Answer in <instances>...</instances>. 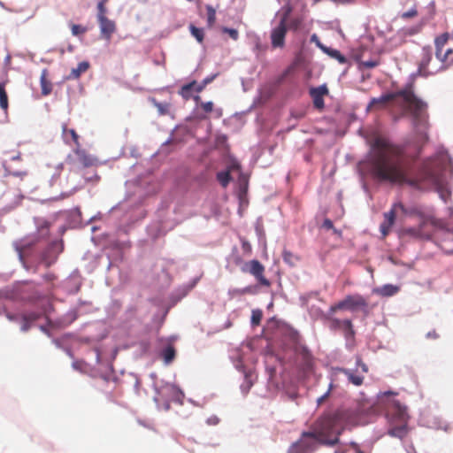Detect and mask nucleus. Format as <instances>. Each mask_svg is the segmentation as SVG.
Here are the masks:
<instances>
[{"label":"nucleus","mask_w":453,"mask_h":453,"mask_svg":"<svg viewBox=\"0 0 453 453\" xmlns=\"http://www.w3.org/2000/svg\"><path fill=\"white\" fill-rule=\"evenodd\" d=\"M418 156L409 158L401 147L378 137L372 143L368 169L372 177L380 181L407 183L419 189L440 188L443 183L442 171L449 160V155L438 152L434 157L426 159L418 171H414Z\"/></svg>","instance_id":"1"},{"label":"nucleus","mask_w":453,"mask_h":453,"mask_svg":"<svg viewBox=\"0 0 453 453\" xmlns=\"http://www.w3.org/2000/svg\"><path fill=\"white\" fill-rule=\"evenodd\" d=\"M389 103L399 104L403 110V114L411 116L414 133L421 143L418 150L419 154L423 145L429 141L428 131L431 125L427 104L418 98L410 88H406L395 93L382 95L378 98H372L367 109H383Z\"/></svg>","instance_id":"2"},{"label":"nucleus","mask_w":453,"mask_h":453,"mask_svg":"<svg viewBox=\"0 0 453 453\" xmlns=\"http://www.w3.org/2000/svg\"><path fill=\"white\" fill-rule=\"evenodd\" d=\"M348 415L344 410L338 409L321 415L311 426L312 434L319 444L334 446L344 430Z\"/></svg>","instance_id":"3"},{"label":"nucleus","mask_w":453,"mask_h":453,"mask_svg":"<svg viewBox=\"0 0 453 453\" xmlns=\"http://www.w3.org/2000/svg\"><path fill=\"white\" fill-rule=\"evenodd\" d=\"M387 417L390 425L388 434L400 439L403 438L407 434L409 420L407 407L402 405L399 401L394 400L388 407Z\"/></svg>","instance_id":"4"},{"label":"nucleus","mask_w":453,"mask_h":453,"mask_svg":"<svg viewBox=\"0 0 453 453\" xmlns=\"http://www.w3.org/2000/svg\"><path fill=\"white\" fill-rule=\"evenodd\" d=\"M437 222L432 218L424 214L417 216V226L403 227L399 234L402 238H410V240H427L436 228Z\"/></svg>","instance_id":"5"},{"label":"nucleus","mask_w":453,"mask_h":453,"mask_svg":"<svg viewBox=\"0 0 453 453\" xmlns=\"http://www.w3.org/2000/svg\"><path fill=\"white\" fill-rule=\"evenodd\" d=\"M49 229L50 223L48 221H43L38 226V233L40 236L37 234H32L13 242L12 245L21 261L24 260L25 255L39 242L40 238H44L49 235Z\"/></svg>","instance_id":"6"},{"label":"nucleus","mask_w":453,"mask_h":453,"mask_svg":"<svg viewBox=\"0 0 453 453\" xmlns=\"http://www.w3.org/2000/svg\"><path fill=\"white\" fill-rule=\"evenodd\" d=\"M368 307L367 300L361 295H348L344 299L341 300L337 303L330 306V312L335 313L340 310H347L349 311H355L357 310L366 311Z\"/></svg>","instance_id":"7"},{"label":"nucleus","mask_w":453,"mask_h":453,"mask_svg":"<svg viewBox=\"0 0 453 453\" xmlns=\"http://www.w3.org/2000/svg\"><path fill=\"white\" fill-rule=\"evenodd\" d=\"M316 436L312 431L303 432L300 439L292 444L289 453H312L316 449Z\"/></svg>","instance_id":"8"},{"label":"nucleus","mask_w":453,"mask_h":453,"mask_svg":"<svg viewBox=\"0 0 453 453\" xmlns=\"http://www.w3.org/2000/svg\"><path fill=\"white\" fill-rule=\"evenodd\" d=\"M334 313L330 312V308L326 314V319L329 322V328L333 331H342L347 339L353 338L355 330L350 319H339L334 317Z\"/></svg>","instance_id":"9"},{"label":"nucleus","mask_w":453,"mask_h":453,"mask_svg":"<svg viewBox=\"0 0 453 453\" xmlns=\"http://www.w3.org/2000/svg\"><path fill=\"white\" fill-rule=\"evenodd\" d=\"M290 12L291 8H288L286 13L282 16L279 25L271 32V42L273 48H283L285 45V37L288 32L287 20Z\"/></svg>","instance_id":"10"},{"label":"nucleus","mask_w":453,"mask_h":453,"mask_svg":"<svg viewBox=\"0 0 453 453\" xmlns=\"http://www.w3.org/2000/svg\"><path fill=\"white\" fill-rule=\"evenodd\" d=\"M241 270L242 273L253 275L261 286H271L270 280L266 279L264 275L265 266L258 260L252 259L250 261L246 262L242 265Z\"/></svg>","instance_id":"11"},{"label":"nucleus","mask_w":453,"mask_h":453,"mask_svg":"<svg viewBox=\"0 0 453 453\" xmlns=\"http://www.w3.org/2000/svg\"><path fill=\"white\" fill-rule=\"evenodd\" d=\"M398 210L404 211L401 203H394L390 211L384 213V220L380 226V233L384 237L389 234L391 227L394 226Z\"/></svg>","instance_id":"12"},{"label":"nucleus","mask_w":453,"mask_h":453,"mask_svg":"<svg viewBox=\"0 0 453 453\" xmlns=\"http://www.w3.org/2000/svg\"><path fill=\"white\" fill-rule=\"evenodd\" d=\"M97 22L100 28L101 37L105 41L110 42L112 37V35L117 30L115 21L106 17L97 19Z\"/></svg>","instance_id":"13"},{"label":"nucleus","mask_w":453,"mask_h":453,"mask_svg":"<svg viewBox=\"0 0 453 453\" xmlns=\"http://www.w3.org/2000/svg\"><path fill=\"white\" fill-rule=\"evenodd\" d=\"M61 172H62V169L61 168H58V169H55L54 173L51 174V178L50 180V185L51 187H54V186H59L61 188H60V192H59V195L55 196L54 199H63V198H65V197H68L70 196L71 195H73L74 192H75V188H72L70 190H65L64 188V187L62 186V181H61V179H60V175H61Z\"/></svg>","instance_id":"14"},{"label":"nucleus","mask_w":453,"mask_h":453,"mask_svg":"<svg viewBox=\"0 0 453 453\" xmlns=\"http://www.w3.org/2000/svg\"><path fill=\"white\" fill-rule=\"evenodd\" d=\"M328 93V89L326 85L319 86L318 88H312L310 90L311 96L313 100L314 107L322 110L325 106L324 96Z\"/></svg>","instance_id":"15"},{"label":"nucleus","mask_w":453,"mask_h":453,"mask_svg":"<svg viewBox=\"0 0 453 453\" xmlns=\"http://www.w3.org/2000/svg\"><path fill=\"white\" fill-rule=\"evenodd\" d=\"M73 153L77 157L79 163L83 167H89L96 164V158L89 155L85 150L79 145L73 149Z\"/></svg>","instance_id":"16"},{"label":"nucleus","mask_w":453,"mask_h":453,"mask_svg":"<svg viewBox=\"0 0 453 453\" xmlns=\"http://www.w3.org/2000/svg\"><path fill=\"white\" fill-rule=\"evenodd\" d=\"M312 41H316V43L319 49H321L325 53H326L331 58L336 59L340 64H346L347 58L335 49H332L323 45L318 39L316 35H313L311 37Z\"/></svg>","instance_id":"17"},{"label":"nucleus","mask_w":453,"mask_h":453,"mask_svg":"<svg viewBox=\"0 0 453 453\" xmlns=\"http://www.w3.org/2000/svg\"><path fill=\"white\" fill-rule=\"evenodd\" d=\"M62 138L65 144L71 145L72 142L75 147L81 145L80 136L74 129H68L65 123L62 124Z\"/></svg>","instance_id":"18"},{"label":"nucleus","mask_w":453,"mask_h":453,"mask_svg":"<svg viewBox=\"0 0 453 453\" xmlns=\"http://www.w3.org/2000/svg\"><path fill=\"white\" fill-rule=\"evenodd\" d=\"M432 48L431 46H426L423 47L422 52H421V60L419 62V71L420 72H426L429 63L432 60Z\"/></svg>","instance_id":"19"},{"label":"nucleus","mask_w":453,"mask_h":453,"mask_svg":"<svg viewBox=\"0 0 453 453\" xmlns=\"http://www.w3.org/2000/svg\"><path fill=\"white\" fill-rule=\"evenodd\" d=\"M399 289L400 288L397 286H395L392 284H386L380 288H374L373 293H375L380 296L388 297V296H393L395 294H397Z\"/></svg>","instance_id":"20"},{"label":"nucleus","mask_w":453,"mask_h":453,"mask_svg":"<svg viewBox=\"0 0 453 453\" xmlns=\"http://www.w3.org/2000/svg\"><path fill=\"white\" fill-rule=\"evenodd\" d=\"M450 37V35L449 33H443L441 35L437 36L434 39V45H435V57L440 58L441 51H442L443 47L448 42L449 39Z\"/></svg>","instance_id":"21"},{"label":"nucleus","mask_w":453,"mask_h":453,"mask_svg":"<svg viewBox=\"0 0 453 453\" xmlns=\"http://www.w3.org/2000/svg\"><path fill=\"white\" fill-rule=\"evenodd\" d=\"M89 68V63L87 61H83L78 64L76 68H73L68 75V79L76 80L79 79L80 76L88 71Z\"/></svg>","instance_id":"22"},{"label":"nucleus","mask_w":453,"mask_h":453,"mask_svg":"<svg viewBox=\"0 0 453 453\" xmlns=\"http://www.w3.org/2000/svg\"><path fill=\"white\" fill-rule=\"evenodd\" d=\"M441 63V68L446 69L453 65V49H448L445 52L441 51L440 58H436Z\"/></svg>","instance_id":"23"},{"label":"nucleus","mask_w":453,"mask_h":453,"mask_svg":"<svg viewBox=\"0 0 453 453\" xmlns=\"http://www.w3.org/2000/svg\"><path fill=\"white\" fill-rule=\"evenodd\" d=\"M175 356L176 350L173 345L166 346L160 353V357L166 365L171 364L174 360Z\"/></svg>","instance_id":"24"},{"label":"nucleus","mask_w":453,"mask_h":453,"mask_svg":"<svg viewBox=\"0 0 453 453\" xmlns=\"http://www.w3.org/2000/svg\"><path fill=\"white\" fill-rule=\"evenodd\" d=\"M342 372L345 374L349 382L355 386H361L364 382V377L357 375L348 369H341Z\"/></svg>","instance_id":"25"},{"label":"nucleus","mask_w":453,"mask_h":453,"mask_svg":"<svg viewBox=\"0 0 453 453\" xmlns=\"http://www.w3.org/2000/svg\"><path fill=\"white\" fill-rule=\"evenodd\" d=\"M40 82H41V88H42V94L43 96H48L49 94H50L51 90H52V85H51V82L50 81H48V79H47V74H46L45 70L42 72V73L41 75Z\"/></svg>","instance_id":"26"},{"label":"nucleus","mask_w":453,"mask_h":453,"mask_svg":"<svg viewBox=\"0 0 453 453\" xmlns=\"http://www.w3.org/2000/svg\"><path fill=\"white\" fill-rule=\"evenodd\" d=\"M9 107L8 95L5 89V83L0 82V108L6 111Z\"/></svg>","instance_id":"27"},{"label":"nucleus","mask_w":453,"mask_h":453,"mask_svg":"<svg viewBox=\"0 0 453 453\" xmlns=\"http://www.w3.org/2000/svg\"><path fill=\"white\" fill-rule=\"evenodd\" d=\"M150 101L157 108L159 115L164 116L170 113L171 104L169 103H159L155 98H151Z\"/></svg>","instance_id":"28"},{"label":"nucleus","mask_w":453,"mask_h":453,"mask_svg":"<svg viewBox=\"0 0 453 453\" xmlns=\"http://www.w3.org/2000/svg\"><path fill=\"white\" fill-rule=\"evenodd\" d=\"M196 85V81H193L188 84H185L181 87L180 95L186 100H188L191 97L192 88Z\"/></svg>","instance_id":"29"},{"label":"nucleus","mask_w":453,"mask_h":453,"mask_svg":"<svg viewBox=\"0 0 453 453\" xmlns=\"http://www.w3.org/2000/svg\"><path fill=\"white\" fill-rule=\"evenodd\" d=\"M217 180L223 188L227 187L231 180V175L229 171H223L217 173Z\"/></svg>","instance_id":"30"},{"label":"nucleus","mask_w":453,"mask_h":453,"mask_svg":"<svg viewBox=\"0 0 453 453\" xmlns=\"http://www.w3.org/2000/svg\"><path fill=\"white\" fill-rule=\"evenodd\" d=\"M189 31L191 35L197 40L198 42H203L204 38V33L203 28L196 27L195 25H189Z\"/></svg>","instance_id":"31"},{"label":"nucleus","mask_w":453,"mask_h":453,"mask_svg":"<svg viewBox=\"0 0 453 453\" xmlns=\"http://www.w3.org/2000/svg\"><path fill=\"white\" fill-rule=\"evenodd\" d=\"M207 11V26L212 27L216 22V11L211 5H206Z\"/></svg>","instance_id":"32"},{"label":"nucleus","mask_w":453,"mask_h":453,"mask_svg":"<svg viewBox=\"0 0 453 453\" xmlns=\"http://www.w3.org/2000/svg\"><path fill=\"white\" fill-rule=\"evenodd\" d=\"M106 3H107V0H101L97 4V14H96L97 19L107 17L106 16V14H107Z\"/></svg>","instance_id":"33"},{"label":"nucleus","mask_w":453,"mask_h":453,"mask_svg":"<svg viewBox=\"0 0 453 453\" xmlns=\"http://www.w3.org/2000/svg\"><path fill=\"white\" fill-rule=\"evenodd\" d=\"M439 238L441 242L451 241L453 242V229H441L439 232Z\"/></svg>","instance_id":"34"},{"label":"nucleus","mask_w":453,"mask_h":453,"mask_svg":"<svg viewBox=\"0 0 453 453\" xmlns=\"http://www.w3.org/2000/svg\"><path fill=\"white\" fill-rule=\"evenodd\" d=\"M263 312L260 310H253L251 314V325L258 326L262 320Z\"/></svg>","instance_id":"35"},{"label":"nucleus","mask_w":453,"mask_h":453,"mask_svg":"<svg viewBox=\"0 0 453 453\" xmlns=\"http://www.w3.org/2000/svg\"><path fill=\"white\" fill-rule=\"evenodd\" d=\"M40 317H41V313L32 311V312L23 314L22 319L27 320L30 323H33V322L36 321Z\"/></svg>","instance_id":"36"},{"label":"nucleus","mask_w":453,"mask_h":453,"mask_svg":"<svg viewBox=\"0 0 453 453\" xmlns=\"http://www.w3.org/2000/svg\"><path fill=\"white\" fill-rule=\"evenodd\" d=\"M71 30H72V34L75 36L77 35H83L87 32V28L81 26V25H76V24H73L71 26Z\"/></svg>","instance_id":"37"},{"label":"nucleus","mask_w":453,"mask_h":453,"mask_svg":"<svg viewBox=\"0 0 453 453\" xmlns=\"http://www.w3.org/2000/svg\"><path fill=\"white\" fill-rule=\"evenodd\" d=\"M200 108L204 113L208 114L213 111L214 104L212 102H201L199 104Z\"/></svg>","instance_id":"38"},{"label":"nucleus","mask_w":453,"mask_h":453,"mask_svg":"<svg viewBox=\"0 0 453 453\" xmlns=\"http://www.w3.org/2000/svg\"><path fill=\"white\" fill-rule=\"evenodd\" d=\"M222 32L227 34L234 41H237L239 38V33L234 28L222 27Z\"/></svg>","instance_id":"39"},{"label":"nucleus","mask_w":453,"mask_h":453,"mask_svg":"<svg viewBox=\"0 0 453 453\" xmlns=\"http://www.w3.org/2000/svg\"><path fill=\"white\" fill-rule=\"evenodd\" d=\"M333 388H334L333 383H330L327 391L323 395H321L320 397L318 398L317 403L319 406L321 405L330 396Z\"/></svg>","instance_id":"40"},{"label":"nucleus","mask_w":453,"mask_h":453,"mask_svg":"<svg viewBox=\"0 0 453 453\" xmlns=\"http://www.w3.org/2000/svg\"><path fill=\"white\" fill-rule=\"evenodd\" d=\"M283 260L288 264H294V260L296 259L295 256L288 250H284L282 253Z\"/></svg>","instance_id":"41"},{"label":"nucleus","mask_w":453,"mask_h":453,"mask_svg":"<svg viewBox=\"0 0 453 453\" xmlns=\"http://www.w3.org/2000/svg\"><path fill=\"white\" fill-rule=\"evenodd\" d=\"M379 64H380V61L377 59L361 61V65L364 67L368 68V69L374 68V67L378 66Z\"/></svg>","instance_id":"42"},{"label":"nucleus","mask_w":453,"mask_h":453,"mask_svg":"<svg viewBox=\"0 0 453 453\" xmlns=\"http://www.w3.org/2000/svg\"><path fill=\"white\" fill-rule=\"evenodd\" d=\"M241 242H242V251L247 255H250L251 251H252L250 243L246 239H242Z\"/></svg>","instance_id":"43"},{"label":"nucleus","mask_w":453,"mask_h":453,"mask_svg":"<svg viewBox=\"0 0 453 453\" xmlns=\"http://www.w3.org/2000/svg\"><path fill=\"white\" fill-rule=\"evenodd\" d=\"M418 15V12L415 8L409 10L408 12H403L401 18L403 19H411Z\"/></svg>","instance_id":"44"},{"label":"nucleus","mask_w":453,"mask_h":453,"mask_svg":"<svg viewBox=\"0 0 453 453\" xmlns=\"http://www.w3.org/2000/svg\"><path fill=\"white\" fill-rule=\"evenodd\" d=\"M323 227L326 228V229H332L334 231V234H340V232L338 230H336L335 228H334V224L332 222L331 219H326L323 222Z\"/></svg>","instance_id":"45"},{"label":"nucleus","mask_w":453,"mask_h":453,"mask_svg":"<svg viewBox=\"0 0 453 453\" xmlns=\"http://www.w3.org/2000/svg\"><path fill=\"white\" fill-rule=\"evenodd\" d=\"M216 75H212V76H210V77H207L205 78L202 82H201V86L198 88V90H203L204 88L209 84L211 83L214 78H215Z\"/></svg>","instance_id":"46"},{"label":"nucleus","mask_w":453,"mask_h":453,"mask_svg":"<svg viewBox=\"0 0 453 453\" xmlns=\"http://www.w3.org/2000/svg\"><path fill=\"white\" fill-rule=\"evenodd\" d=\"M300 25H301V19H294L289 23L290 28L295 29V30L298 29Z\"/></svg>","instance_id":"47"},{"label":"nucleus","mask_w":453,"mask_h":453,"mask_svg":"<svg viewBox=\"0 0 453 453\" xmlns=\"http://www.w3.org/2000/svg\"><path fill=\"white\" fill-rule=\"evenodd\" d=\"M43 279L47 282H53L57 279V276L53 273H48L43 275Z\"/></svg>","instance_id":"48"},{"label":"nucleus","mask_w":453,"mask_h":453,"mask_svg":"<svg viewBox=\"0 0 453 453\" xmlns=\"http://www.w3.org/2000/svg\"><path fill=\"white\" fill-rule=\"evenodd\" d=\"M426 338L427 339H433V340H436L439 338V334L436 332L435 329H433L432 331H429L427 334H426Z\"/></svg>","instance_id":"49"},{"label":"nucleus","mask_w":453,"mask_h":453,"mask_svg":"<svg viewBox=\"0 0 453 453\" xmlns=\"http://www.w3.org/2000/svg\"><path fill=\"white\" fill-rule=\"evenodd\" d=\"M31 325H32V323H30L29 321L22 319L21 331H23V332L28 331L29 328L31 327Z\"/></svg>","instance_id":"50"},{"label":"nucleus","mask_w":453,"mask_h":453,"mask_svg":"<svg viewBox=\"0 0 453 453\" xmlns=\"http://www.w3.org/2000/svg\"><path fill=\"white\" fill-rule=\"evenodd\" d=\"M219 419L218 417L216 416H213V417H211L207 419V424L208 425H212V426H215L217 424H219Z\"/></svg>","instance_id":"51"},{"label":"nucleus","mask_w":453,"mask_h":453,"mask_svg":"<svg viewBox=\"0 0 453 453\" xmlns=\"http://www.w3.org/2000/svg\"><path fill=\"white\" fill-rule=\"evenodd\" d=\"M42 261H43V263L45 264V265H46L47 267H49V266H50V265L54 263L55 259L50 260V259H48V258L46 257V256H43V257H42Z\"/></svg>","instance_id":"52"},{"label":"nucleus","mask_w":453,"mask_h":453,"mask_svg":"<svg viewBox=\"0 0 453 453\" xmlns=\"http://www.w3.org/2000/svg\"><path fill=\"white\" fill-rule=\"evenodd\" d=\"M241 294H251L252 293V288L251 287H246L245 288L240 290Z\"/></svg>","instance_id":"53"},{"label":"nucleus","mask_w":453,"mask_h":453,"mask_svg":"<svg viewBox=\"0 0 453 453\" xmlns=\"http://www.w3.org/2000/svg\"><path fill=\"white\" fill-rule=\"evenodd\" d=\"M358 365L361 366V369L364 372H368V367L365 364L362 363L360 360L358 361Z\"/></svg>","instance_id":"54"},{"label":"nucleus","mask_w":453,"mask_h":453,"mask_svg":"<svg viewBox=\"0 0 453 453\" xmlns=\"http://www.w3.org/2000/svg\"><path fill=\"white\" fill-rule=\"evenodd\" d=\"M311 369V362L309 358L305 361V370L310 371Z\"/></svg>","instance_id":"55"},{"label":"nucleus","mask_w":453,"mask_h":453,"mask_svg":"<svg viewBox=\"0 0 453 453\" xmlns=\"http://www.w3.org/2000/svg\"><path fill=\"white\" fill-rule=\"evenodd\" d=\"M200 86H201V83H197V82L196 81V85L193 87L192 90H194V91H196V92H197V93L202 92L203 90H198V88H199Z\"/></svg>","instance_id":"56"},{"label":"nucleus","mask_w":453,"mask_h":453,"mask_svg":"<svg viewBox=\"0 0 453 453\" xmlns=\"http://www.w3.org/2000/svg\"><path fill=\"white\" fill-rule=\"evenodd\" d=\"M448 195H449V194H447V195H446L443 191H441V198H442L443 200H445V201H446V196H447Z\"/></svg>","instance_id":"57"},{"label":"nucleus","mask_w":453,"mask_h":453,"mask_svg":"<svg viewBox=\"0 0 453 453\" xmlns=\"http://www.w3.org/2000/svg\"><path fill=\"white\" fill-rule=\"evenodd\" d=\"M11 62V56L8 55L6 58H5V63L6 64H9Z\"/></svg>","instance_id":"58"},{"label":"nucleus","mask_w":453,"mask_h":453,"mask_svg":"<svg viewBox=\"0 0 453 453\" xmlns=\"http://www.w3.org/2000/svg\"><path fill=\"white\" fill-rule=\"evenodd\" d=\"M194 100H195L196 103H198V102L201 100V97H200L199 96H196L194 97Z\"/></svg>","instance_id":"59"},{"label":"nucleus","mask_w":453,"mask_h":453,"mask_svg":"<svg viewBox=\"0 0 453 453\" xmlns=\"http://www.w3.org/2000/svg\"><path fill=\"white\" fill-rule=\"evenodd\" d=\"M217 113H218L217 117H220L222 115L221 110H218Z\"/></svg>","instance_id":"60"},{"label":"nucleus","mask_w":453,"mask_h":453,"mask_svg":"<svg viewBox=\"0 0 453 453\" xmlns=\"http://www.w3.org/2000/svg\"><path fill=\"white\" fill-rule=\"evenodd\" d=\"M19 158H20V155H18V156L12 157V159H19Z\"/></svg>","instance_id":"61"},{"label":"nucleus","mask_w":453,"mask_h":453,"mask_svg":"<svg viewBox=\"0 0 453 453\" xmlns=\"http://www.w3.org/2000/svg\"><path fill=\"white\" fill-rule=\"evenodd\" d=\"M67 160L72 161V156H71V155H69V156L67 157Z\"/></svg>","instance_id":"62"},{"label":"nucleus","mask_w":453,"mask_h":453,"mask_svg":"<svg viewBox=\"0 0 453 453\" xmlns=\"http://www.w3.org/2000/svg\"><path fill=\"white\" fill-rule=\"evenodd\" d=\"M206 118H207V117H206L205 115H204V116H201V117H200V119H206Z\"/></svg>","instance_id":"63"},{"label":"nucleus","mask_w":453,"mask_h":453,"mask_svg":"<svg viewBox=\"0 0 453 453\" xmlns=\"http://www.w3.org/2000/svg\"><path fill=\"white\" fill-rule=\"evenodd\" d=\"M451 36L453 37V30H452V34H451Z\"/></svg>","instance_id":"64"}]
</instances>
